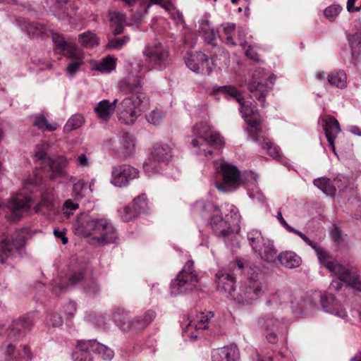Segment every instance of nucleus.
<instances>
[{
	"mask_svg": "<svg viewBox=\"0 0 361 361\" xmlns=\"http://www.w3.org/2000/svg\"><path fill=\"white\" fill-rule=\"evenodd\" d=\"M219 91L226 97L235 99L240 104V110L245 122L250 126L247 129L250 139L258 142L267 154L274 159L281 157L279 148L265 135L258 126L261 123L260 116L250 102H244L241 93L233 86L221 87Z\"/></svg>",
	"mask_w": 361,
	"mask_h": 361,
	"instance_id": "f257e3e1",
	"label": "nucleus"
},
{
	"mask_svg": "<svg viewBox=\"0 0 361 361\" xmlns=\"http://www.w3.org/2000/svg\"><path fill=\"white\" fill-rule=\"evenodd\" d=\"M193 211L209 220L212 228L218 236L228 235L231 233V224L238 226L241 219L238 209L229 203H225L220 209L213 202L200 200L195 202Z\"/></svg>",
	"mask_w": 361,
	"mask_h": 361,
	"instance_id": "f03ea898",
	"label": "nucleus"
},
{
	"mask_svg": "<svg viewBox=\"0 0 361 361\" xmlns=\"http://www.w3.org/2000/svg\"><path fill=\"white\" fill-rule=\"evenodd\" d=\"M192 131L195 138L192 140L191 145L197 155L207 157L212 154L213 149H220L224 147V138L207 122L197 123Z\"/></svg>",
	"mask_w": 361,
	"mask_h": 361,
	"instance_id": "7ed1b4c3",
	"label": "nucleus"
},
{
	"mask_svg": "<svg viewBox=\"0 0 361 361\" xmlns=\"http://www.w3.org/2000/svg\"><path fill=\"white\" fill-rule=\"evenodd\" d=\"M302 240L315 251L318 260L322 266L326 268L332 274L348 281L359 291H361V279L356 271L350 269L338 263L333 256L330 255L324 249L307 236Z\"/></svg>",
	"mask_w": 361,
	"mask_h": 361,
	"instance_id": "20e7f679",
	"label": "nucleus"
},
{
	"mask_svg": "<svg viewBox=\"0 0 361 361\" xmlns=\"http://www.w3.org/2000/svg\"><path fill=\"white\" fill-rule=\"evenodd\" d=\"M149 99L145 93L125 97L117 105L118 121L127 126L133 125L149 108Z\"/></svg>",
	"mask_w": 361,
	"mask_h": 361,
	"instance_id": "39448f33",
	"label": "nucleus"
},
{
	"mask_svg": "<svg viewBox=\"0 0 361 361\" xmlns=\"http://www.w3.org/2000/svg\"><path fill=\"white\" fill-rule=\"evenodd\" d=\"M76 229L84 236L96 235L97 241L102 244L114 243L118 238L117 232L112 223L105 219H92L76 223Z\"/></svg>",
	"mask_w": 361,
	"mask_h": 361,
	"instance_id": "423d86ee",
	"label": "nucleus"
},
{
	"mask_svg": "<svg viewBox=\"0 0 361 361\" xmlns=\"http://www.w3.org/2000/svg\"><path fill=\"white\" fill-rule=\"evenodd\" d=\"M322 291L314 290L306 293L300 302H294L292 313L300 317L312 315L319 310L320 306L325 312H335L334 309L326 304Z\"/></svg>",
	"mask_w": 361,
	"mask_h": 361,
	"instance_id": "0eeeda50",
	"label": "nucleus"
},
{
	"mask_svg": "<svg viewBox=\"0 0 361 361\" xmlns=\"http://www.w3.org/2000/svg\"><path fill=\"white\" fill-rule=\"evenodd\" d=\"M128 312L123 309H118L113 314L114 320L123 331L137 332L144 330L156 317L155 312L151 310L132 319H128Z\"/></svg>",
	"mask_w": 361,
	"mask_h": 361,
	"instance_id": "6e6552de",
	"label": "nucleus"
},
{
	"mask_svg": "<svg viewBox=\"0 0 361 361\" xmlns=\"http://www.w3.org/2000/svg\"><path fill=\"white\" fill-rule=\"evenodd\" d=\"M198 283V276L194 269V262L188 260L170 285L171 295L176 296L194 290Z\"/></svg>",
	"mask_w": 361,
	"mask_h": 361,
	"instance_id": "1a4fd4ad",
	"label": "nucleus"
},
{
	"mask_svg": "<svg viewBox=\"0 0 361 361\" xmlns=\"http://www.w3.org/2000/svg\"><path fill=\"white\" fill-rule=\"evenodd\" d=\"M264 283L259 279L251 278L247 279L240 288L234 300L241 307H252L264 294Z\"/></svg>",
	"mask_w": 361,
	"mask_h": 361,
	"instance_id": "9d476101",
	"label": "nucleus"
},
{
	"mask_svg": "<svg viewBox=\"0 0 361 361\" xmlns=\"http://www.w3.org/2000/svg\"><path fill=\"white\" fill-rule=\"evenodd\" d=\"M272 77L262 68H256L252 74V80L248 84V90L252 99L259 102L264 106L265 98L271 89Z\"/></svg>",
	"mask_w": 361,
	"mask_h": 361,
	"instance_id": "9b49d317",
	"label": "nucleus"
},
{
	"mask_svg": "<svg viewBox=\"0 0 361 361\" xmlns=\"http://www.w3.org/2000/svg\"><path fill=\"white\" fill-rule=\"evenodd\" d=\"M215 165L222 176V181L215 183L217 190L222 192H231L236 190L241 183L238 169L222 160L215 161Z\"/></svg>",
	"mask_w": 361,
	"mask_h": 361,
	"instance_id": "f8f14e48",
	"label": "nucleus"
},
{
	"mask_svg": "<svg viewBox=\"0 0 361 361\" xmlns=\"http://www.w3.org/2000/svg\"><path fill=\"white\" fill-rule=\"evenodd\" d=\"M130 6H132L137 1H140V5L142 11L134 13L132 16V20L135 23L141 21L145 15L147 13V10L152 4H158L168 11L171 17L175 20L177 25H182L183 23V18L182 14L176 11L171 0H121Z\"/></svg>",
	"mask_w": 361,
	"mask_h": 361,
	"instance_id": "ddd939ff",
	"label": "nucleus"
},
{
	"mask_svg": "<svg viewBox=\"0 0 361 361\" xmlns=\"http://www.w3.org/2000/svg\"><path fill=\"white\" fill-rule=\"evenodd\" d=\"M145 60L151 69L162 70L169 63L168 49L161 43L149 44L143 50Z\"/></svg>",
	"mask_w": 361,
	"mask_h": 361,
	"instance_id": "4468645a",
	"label": "nucleus"
},
{
	"mask_svg": "<svg viewBox=\"0 0 361 361\" xmlns=\"http://www.w3.org/2000/svg\"><path fill=\"white\" fill-rule=\"evenodd\" d=\"M172 157L171 149L168 145L157 143L151 156L144 163V170L148 176L159 173L162 164L166 165Z\"/></svg>",
	"mask_w": 361,
	"mask_h": 361,
	"instance_id": "2eb2a0df",
	"label": "nucleus"
},
{
	"mask_svg": "<svg viewBox=\"0 0 361 361\" xmlns=\"http://www.w3.org/2000/svg\"><path fill=\"white\" fill-rule=\"evenodd\" d=\"M34 160L36 164V168L52 173V175L50 176L51 180H54L55 176H62L64 174L66 159L63 157H59L51 160L47 157L44 149L37 147L35 149Z\"/></svg>",
	"mask_w": 361,
	"mask_h": 361,
	"instance_id": "dca6fc26",
	"label": "nucleus"
},
{
	"mask_svg": "<svg viewBox=\"0 0 361 361\" xmlns=\"http://www.w3.org/2000/svg\"><path fill=\"white\" fill-rule=\"evenodd\" d=\"M31 202L29 196L17 194L6 204L0 202V212L6 209L10 212V219L12 221L18 220L29 211Z\"/></svg>",
	"mask_w": 361,
	"mask_h": 361,
	"instance_id": "f3484780",
	"label": "nucleus"
},
{
	"mask_svg": "<svg viewBox=\"0 0 361 361\" xmlns=\"http://www.w3.org/2000/svg\"><path fill=\"white\" fill-rule=\"evenodd\" d=\"M285 323L283 317L278 318L272 314H266L257 319V324L265 334L267 340L271 343L278 341V334Z\"/></svg>",
	"mask_w": 361,
	"mask_h": 361,
	"instance_id": "a211bd4d",
	"label": "nucleus"
},
{
	"mask_svg": "<svg viewBox=\"0 0 361 361\" xmlns=\"http://www.w3.org/2000/svg\"><path fill=\"white\" fill-rule=\"evenodd\" d=\"M55 191L51 189H46L42 192L40 202L34 207L35 213H40L44 216L51 217L56 215L59 204Z\"/></svg>",
	"mask_w": 361,
	"mask_h": 361,
	"instance_id": "6ab92c4d",
	"label": "nucleus"
},
{
	"mask_svg": "<svg viewBox=\"0 0 361 361\" xmlns=\"http://www.w3.org/2000/svg\"><path fill=\"white\" fill-rule=\"evenodd\" d=\"M138 176V170L130 165L115 166L112 168L111 183L115 186L123 187Z\"/></svg>",
	"mask_w": 361,
	"mask_h": 361,
	"instance_id": "aec40b11",
	"label": "nucleus"
},
{
	"mask_svg": "<svg viewBox=\"0 0 361 361\" xmlns=\"http://www.w3.org/2000/svg\"><path fill=\"white\" fill-rule=\"evenodd\" d=\"M185 63L188 68L196 73L209 75L212 67L208 56L202 52L188 53Z\"/></svg>",
	"mask_w": 361,
	"mask_h": 361,
	"instance_id": "412c9836",
	"label": "nucleus"
},
{
	"mask_svg": "<svg viewBox=\"0 0 361 361\" xmlns=\"http://www.w3.org/2000/svg\"><path fill=\"white\" fill-rule=\"evenodd\" d=\"M213 317L214 313L212 312H200L195 317L192 314H190L188 316L189 322L184 330L185 333L188 336L197 339L199 334H194L192 330L195 329L198 331L207 329L209 327V322Z\"/></svg>",
	"mask_w": 361,
	"mask_h": 361,
	"instance_id": "4be33fe9",
	"label": "nucleus"
},
{
	"mask_svg": "<svg viewBox=\"0 0 361 361\" xmlns=\"http://www.w3.org/2000/svg\"><path fill=\"white\" fill-rule=\"evenodd\" d=\"M290 304V308L292 310V306L294 305V296L289 289H279L271 293L266 301V305L269 310H278L280 306Z\"/></svg>",
	"mask_w": 361,
	"mask_h": 361,
	"instance_id": "5701e85b",
	"label": "nucleus"
},
{
	"mask_svg": "<svg viewBox=\"0 0 361 361\" xmlns=\"http://www.w3.org/2000/svg\"><path fill=\"white\" fill-rule=\"evenodd\" d=\"M2 350L7 361H30L32 359V353L27 345H20L16 349L13 343H5Z\"/></svg>",
	"mask_w": 361,
	"mask_h": 361,
	"instance_id": "b1692460",
	"label": "nucleus"
},
{
	"mask_svg": "<svg viewBox=\"0 0 361 361\" xmlns=\"http://www.w3.org/2000/svg\"><path fill=\"white\" fill-rule=\"evenodd\" d=\"M322 125L325 133L329 147L335 154V140L341 131L340 124L338 120L331 115H327L325 118H322Z\"/></svg>",
	"mask_w": 361,
	"mask_h": 361,
	"instance_id": "393cba45",
	"label": "nucleus"
},
{
	"mask_svg": "<svg viewBox=\"0 0 361 361\" xmlns=\"http://www.w3.org/2000/svg\"><path fill=\"white\" fill-rule=\"evenodd\" d=\"M84 277V274L82 271L72 272L67 279H58L52 283V290L58 295L61 293L66 291L70 286L77 284Z\"/></svg>",
	"mask_w": 361,
	"mask_h": 361,
	"instance_id": "a878e982",
	"label": "nucleus"
},
{
	"mask_svg": "<svg viewBox=\"0 0 361 361\" xmlns=\"http://www.w3.org/2000/svg\"><path fill=\"white\" fill-rule=\"evenodd\" d=\"M14 23L28 35L40 36L46 35L50 30L47 25L35 22H30L24 18H16Z\"/></svg>",
	"mask_w": 361,
	"mask_h": 361,
	"instance_id": "bb28decb",
	"label": "nucleus"
},
{
	"mask_svg": "<svg viewBox=\"0 0 361 361\" xmlns=\"http://www.w3.org/2000/svg\"><path fill=\"white\" fill-rule=\"evenodd\" d=\"M51 36L56 53L62 54L66 56H78V48L74 44L66 42L63 37L58 33H52Z\"/></svg>",
	"mask_w": 361,
	"mask_h": 361,
	"instance_id": "cd10ccee",
	"label": "nucleus"
},
{
	"mask_svg": "<svg viewBox=\"0 0 361 361\" xmlns=\"http://www.w3.org/2000/svg\"><path fill=\"white\" fill-rule=\"evenodd\" d=\"M140 68L137 65V71L136 74H132V76H128L123 79L120 82L121 90L126 93H130L131 95H137L142 92V87L141 85L140 78L137 75Z\"/></svg>",
	"mask_w": 361,
	"mask_h": 361,
	"instance_id": "c85d7f7f",
	"label": "nucleus"
},
{
	"mask_svg": "<svg viewBox=\"0 0 361 361\" xmlns=\"http://www.w3.org/2000/svg\"><path fill=\"white\" fill-rule=\"evenodd\" d=\"M218 290L231 294L235 290V277L233 273L220 270L216 274Z\"/></svg>",
	"mask_w": 361,
	"mask_h": 361,
	"instance_id": "c756f323",
	"label": "nucleus"
},
{
	"mask_svg": "<svg viewBox=\"0 0 361 361\" xmlns=\"http://www.w3.org/2000/svg\"><path fill=\"white\" fill-rule=\"evenodd\" d=\"M92 340L79 341L72 353L73 361H93Z\"/></svg>",
	"mask_w": 361,
	"mask_h": 361,
	"instance_id": "7c9ffc66",
	"label": "nucleus"
},
{
	"mask_svg": "<svg viewBox=\"0 0 361 361\" xmlns=\"http://www.w3.org/2000/svg\"><path fill=\"white\" fill-rule=\"evenodd\" d=\"M199 32L202 35L204 41L212 46H216V37L219 35L218 31L211 26L206 16L199 21Z\"/></svg>",
	"mask_w": 361,
	"mask_h": 361,
	"instance_id": "2f4dec72",
	"label": "nucleus"
},
{
	"mask_svg": "<svg viewBox=\"0 0 361 361\" xmlns=\"http://www.w3.org/2000/svg\"><path fill=\"white\" fill-rule=\"evenodd\" d=\"M238 352L235 346H226L212 352V361H237Z\"/></svg>",
	"mask_w": 361,
	"mask_h": 361,
	"instance_id": "473e14b6",
	"label": "nucleus"
},
{
	"mask_svg": "<svg viewBox=\"0 0 361 361\" xmlns=\"http://www.w3.org/2000/svg\"><path fill=\"white\" fill-rule=\"evenodd\" d=\"M256 253L262 259L267 262H274L279 258V255L274 245V243L269 240H267Z\"/></svg>",
	"mask_w": 361,
	"mask_h": 361,
	"instance_id": "72a5a7b5",
	"label": "nucleus"
},
{
	"mask_svg": "<svg viewBox=\"0 0 361 361\" xmlns=\"http://www.w3.org/2000/svg\"><path fill=\"white\" fill-rule=\"evenodd\" d=\"M107 18L111 23V26H115L113 32L114 35H120L123 31V26L126 22V16L118 11L109 10L107 15Z\"/></svg>",
	"mask_w": 361,
	"mask_h": 361,
	"instance_id": "f704fd0d",
	"label": "nucleus"
},
{
	"mask_svg": "<svg viewBox=\"0 0 361 361\" xmlns=\"http://www.w3.org/2000/svg\"><path fill=\"white\" fill-rule=\"evenodd\" d=\"M68 0H45L47 7L59 19L68 16L67 4Z\"/></svg>",
	"mask_w": 361,
	"mask_h": 361,
	"instance_id": "c9c22d12",
	"label": "nucleus"
},
{
	"mask_svg": "<svg viewBox=\"0 0 361 361\" xmlns=\"http://www.w3.org/2000/svg\"><path fill=\"white\" fill-rule=\"evenodd\" d=\"M280 263L289 269L298 267L301 264V258L295 252L286 251L279 255Z\"/></svg>",
	"mask_w": 361,
	"mask_h": 361,
	"instance_id": "e433bc0d",
	"label": "nucleus"
},
{
	"mask_svg": "<svg viewBox=\"0 0 361 361\" xmlns=\"http://www.w3.org/2000/svg\"><path fill=\"white\" fill-rule=\"evenodd\" d=\"M324 300H326V304L334 309L336 312H329L341 318L347 317V312L342 306L336 300L335 296L329 292H322Z\"/></svg>",
	"mask_w": 361,
	"mask_h": 361,
	"instance_id": "4c0bfd02",
	"label": "nucleus"
},
{
	"mask_svg": "<svg viewBox=\"0 0 361 361\" xmlns=\"http://www.w3.org/2000/svg\"><path fill=\"white\" fill-rule=\"evenodd\" d=\"M16 247V245L8 236L4 238L0 243L1 262L4 263L6 259L12 255L13 249Z\"/></svg>",
	"mask_w": 361,
	"mask_h": 361,
	"instance_id": "58836bf2",
	"label": "nucleus"
},
{
	"mask_svg": "<svg viewBox=\"0 0 361 361\" xmlns=\"http://www.w3.org/2000/svg\"><path fill=\"white\" fill-rule=\"evenodd\" d=\"M33 125L42 131L51 132L56 130L59 124L56 122L49 123L43 114H37L35 116Z\"/></svg>",
	"mask_w": 361,
	"mask_h": 361,
	"instance_id": "ea45409f",
	"label": "nucleus"
},
{
	"mask_svg": "<svg viewBox=\"0 0 361 361\" xmlns=\"http://www.w3.org/2000/svg\"><path fill=\"white\" fill-rule=\"evenodd\" d=\"M314 185L321 190L324 194L333 196L336 193V187L329 178L325 177L318 178L314 180Z\"/></svg>",
	"mask_w": 361,
	"mask_h": 361,
	"instance_id": "a19ab883",
	"label": "nucleus"
},
{
	"mask_svg": "<svg viewBox=\"0 0 361 361\" xmlns=\"http://www.w3.org/2000/svg\"><path fill=\"white\" fill-rule=\"evenodd\" d=\"M328 82L329 85L343 89L347 85V76L343 71H337L328 75Z\"/></svg>",
	"mask_w": 361,
	"mask_h": 361,
	"instance_id": "79ce46f5",
	"label": "nucleus"
},
{
	"mask_svg": "<svg viewBox=\"0 0 361 361\" xmlns=\"http://www.w3.org/2000/svg\"><path fill=\"white\" fill-rule=\"evenodd\" d=\"M247 239L252 248V250L256 253L262 247L263 243L267 241L259 231L257 229L250 230L247 233Z\"/></svg>",
	"mask_w": 361,
	"mask_h": 361,
	"instance_id": "37998d69",
	"label": "nucleus"
},
{
	"mask_svg": "<svg viewBox=\"0 0 361 361\" xmlns=\"http://www.w3.org/2000/svg\"><path fill=\"white\" fill-rule=\"evenodd\" d=\"M92 350L97 353L104 360H110L114 357V353L109 347L92 340Z\"/></svg>",
	"mask_w": 361,
	"mask_h": 361,
	"instance_id": "c03bdc74",
	"label": "nucleus"
},
{
	"mask_svg": "<svg viewBox=\"0 0 361 361\" xmlns=\"http://www.w3.org/2000/svg\"><path fill=\"white\" fill-rule=\"evenodd\" d=\"M119 142L124 155H129L134 149L135 139L129 133H122L120 135Z\"/></svg>",
	"mask_w": 361,
	"mask_h": 361,
	"instance_id": "a18cd8bd",
	"label": "nucleus"
},
{
	"mask_svg": "<svg viewBox=\"0 0 361 361\" xmlns=\"http://www.w3.org/2000/svg\"><path fill=\"white\" fill-rule=\"evenodd\" d=\"M94 111L99 118L107 121L113 113L112 106H111L110 102L108 99H104L97 104Z\"/></svg>",
	"mask_w": 361,
	"mask_h": 361,
	"instance_id": "49530a36",
	"label": "nucleus"
},
{
	"mask_svg": "<svg viewBox=\"0 0 361 361\" xmlns=\"http://www.w3.org/2000/svg\"><path fill=\"white\" fill-rule=\"evenodd\" d=\"M32 325L33 323L30 319L25 317L20 318L13 322L11 328V334L14 336L20 334L21 332L30 330Z\"/></svg>",
	"mask_w": 361,
	"mask_h": 361,
	"instance_id": "de8ad7c7",
	"label": "nucleus"
},
{
	"mask_svg": "<svg viewBox=\"0 0 361 361\" xmlns=\"http://www.w3.org/2000/svg\"><path fill=\"white\" fill-rule=\"evenodd\" d=\"M79 42L83 47L92 48L99 44V39L97 35L87 31L79 35Z\"/></svg>",
	"mask_w": 361,
	"mask_h": 361,
	"instance_id": "09e8293b",
	"label": "nucleus"
},
{
	"mask_svg": "<svg viewBox=\"0 0 361 361\" xmlns=\"http://www.w3.org/2000/svg\"><path fill=\"white\" fill-rule=\"evenodd\" d=\"M84 122L83 116L80 114H75L68 120L63 127V130L65 132H71L82 126Z\"/></svg>",
	"mask_w": 361,
	"mask_h": 361,
	"instance_id": "8fccbe9b",
	"label": "nucleus"
},
{
	"mask_svg": "<svg viewBox=\"0 0 361 361\" xmlns=\"http://www.w3.org/2000/svg\"><path fill=\"white\" fill-rule=\"evenodd\" d=\"M348 39L351 48L352 57H356L361 52V32L349 35Z\"/></svg>",
	"mask_w": 361,
	"mask_h": 361,
	"instance_id": "3c124183",
	"label": "nucleus"
},
{
	"mask_svg": "<svg viewBox=\"0 0 361 361\" xmlns=\"http://www.w3.org/2000/svg\"><path fill=\"white\" fill-rule=\"evenodd\" d=\"M116 68V59L108 56L104 58L96 66V69L102 73H110Z\"/></svg>",
	"mask_w": 361,
	"mask_h": 361,
	"instance_id": "603ef678",
	"label": "nucleus"
},
{
	"mask_svg": "<svg viewBox=\"0 0 361 361\" xmlns=\"http://www.w3.org/2000/svg\"><path fill=\"white\" fill-rule=\"evenodd\" d=\"M78 56H67L68 58H70L73 59V61L70 63L67 67H66V72L71 76L74 75L75 73L77 72L78 68L82 64V53L80 50V49H78Z\"/></svg>",
	"mask_w": 361,
	"mask_h": 361,
	"instance_id": "864d4df0",
	"label": "nucleus"
},
{
	"mask_svg": "<svg viewBox=\"0 0 361 361\" xmlns=\"http://www.w3.org/2000/svg\"><path fill=\"white\" fill-rule=\"evenodd\" d=\"M133 209L137 212V216L141 213H145L148 208L147 200L145 194H141L133 201Z\"/></svg>",
	"mask_w": 361,
	"mask_h": 361,
	"instance_id": "5fc2aeb1",
	"label": "nucleus"
},
{
	"mask_svg": "<svg viewBox=\"0 0 361 361\" xmlns=\"http://www.w3.org/2000/svg\"><path fill=\"white\" fill-rule=\"evenodd\" d=\"M165 118V113L160 109H154L147 116V121L154 125L158 126L162 123Z\"/></svg>",
	"mask_w": 361,
	"mask_h": 361,
	"instance_id": "6e6d98bb",
	"label": "nucleus"
},
{
	"mask_svg": "<svg viewBox=\"0 0 361 361\" xmlns=\"http://www.w3.org/2000/svg\"><path fill=\"white\" fill-rule=\"evenodd\" d=\"M118 215L123 221L128 222L137 216V212H135L133 207H123L118 210Z\"/></svg>",
	"mask_w": 361,
	"mask_h": 361,
	"instance_id": "4d7b16f0",
	"label": "nucleus"
},
{
	"mask_svg": "<svg viewBox=\"0 0 361 361\" xmlns=\"http://www.w3.org/2000/svg\"><path fill=\"white\" fill-rule=\"evenodd\" d=\"M130 40L128 35H125L121 38H113L109 39L106 47L111 49H121Z\"/></svg>",
	"mask_w": 361,
	"mask_h": 361,
	"instance_id": "13d9d810",
	"label": "nucleus"
},
{
	"mask_svg": "<svg viewBox=\"0 0 361 361\" xmlns=\"http://www.w3.org/2000/svg\"><path fill=\"white\" fill-rule=\"evenodd\" d=\"M223 33L226 37V43L227 44L235 45L232 35L235 32V25L232 23H227L223 25Z\"/></svg>",
	"mask_w": 361,
	"mask_h": 361,
	"instance_id": "bf43d9fd",
	"label": "nucleus"
},
{
	"mask_svg": "<svg viewBox=\"0 0 361 361\" xmlns=\"http://www.w3.org/2000/svg\"><path fill=\"white\" fill-rule=\"evenodd\" d=\"M276 218L278 221L280 222V224L290 233H295V235H298L302 240H303L307 235L302 233L301 231H299L298 230H296L293 227L290 226L288 223L286 221V220L283 219L282 216V213L281 211H279L277 213Z\"/></svg>",
	"mask_w": 361,
	"mask_h": 361,
	"instance_id": "052dcab7",
	"label": "nucleus"
},
{
	"mask_svg": "<svg viewBox=\"0 0 361 361\" xmlns=\"http://www.w3.org/2000/svg\"><path fill=\"white\" fill-rule=\"evenodd\" d=\"M78 208L79 204L69 199L64 202L62 207V211L63 214L68 218L71 215L73 214V212L77 210Z\"/></svg>",
	"mask_w": 361,
	"mask_h": 361,
	"instance_id": "680f3d73",
	"label": "nucleus"
},
{
	"mask_svg": "<svg viewBox=\"0 0 361 361\" xmlns=\"http://www.w3.org/2000/svg\"><path fill=\"white\" fill-rule=\"evenodd\" d=\"M240 46L245 51V56L253 61L259 62V55L254 50L251 45H249L247 42H240Z\"/></svg>",
	"mask_w": 361,
	"mask_h": 361,
	"instance_id": "e2e57ef3",
	"label": "nucleus"
},
{
	"mask_svg": "<svg viewBox=\"0 0 361 361\" xmlns=\"http://www.w3.org/2000/svg\"><path fill=\"white\" fill-rule=\"evenodd\" d=\"M85 291L87 295L94 296L100 292V287L94 279H90L86 282Z\"/></svg>",
	"mask_w": 361,
	"mask_h": 361,
	"instance_id": "0e129e2a",
	"label": "nucleus"
},
{
	"mask_svg": "<svg viewBox=\"0 0 361 361\" xmlns=\"http://www.w3.org/2000/svg\"><path fill=\"white\" fill-rule=\"evenodd\" d=\"M342 8L338 5H331L327 7L324 11V14L326 18H327L329 20H334V18L339 14Z\"/></svg>",
	"mask_w": 361,
	"mask_h": 361,
	"instance_id": "69168bd1",
	"label": "nucleus"
},
{
	"mask_svg": "<svg viewBox=\"0 0 361 361\" xmlns=\"http://www.w3.org/2000/svg\"><path fill=\"white\" fill-rule=\"evenodd\" d=\"M45 323L47 326L57 327L63 324V319L61 317L57 314H51L47 316Z\"/></svg>",
	"mask_w": 361,
	"mask_h": 361,
	"instance_id": "338daca9",
	"label": "nucleus"
},
{
	"mask_svg": "<svg viewBox=\"0 0 361 361\" xmlns=\"http://www.w3.org/2000/svg\"><path fill=\"white\" fill-rule=\"evenodd\" d=\"M75 162L78 166L87 168L90 166V159L84 153L78 154L75 157Z\"/></svg>",
	"mask_w": 361,
	"mask_h": 361,
	"instance_id": "774afa93",
	"label": "nucleus"
}]
</instances>
